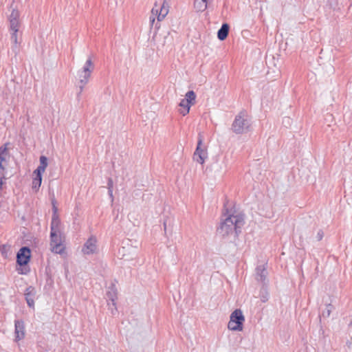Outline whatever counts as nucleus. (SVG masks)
I'll return each mask as SVG.
<instances>
[{
    "label": "nucleus",
    "instance_id": "nucleus-1",
    "mask_svg": "<svg viewBox=\"0 0 352 352\" xmlns=\"http://www.w3.org/2000/svg\"><path fill=\"white\" fill-rule=\"evenodd\" d=\"M225 219H221L217 228V233L222 238L234 235L238 236L241 228L245 223L243 216L241 214H223Z\"/></svg>",
    "mask_w": 352,
    "mask_h": 352
},
{
    "label": "nucleus",
    "instance_id": "nucleus-2",
    "mask_svg": "<svg viewBox=\"0 0 352 352\" xmlns=\"http://www.w3.org/2000/svg\"><path fill=\"white\" fill-rule=\"evenodd\" d=\"M251 126L252 122L247 112L241 111L235 116L231 130L236 135H242L250 131Z\"/></svg>",
    "mask_w": 352,
    "mask_h": 352
},
{
    "label": "nucleus",
    "instance_id": "nucleus-3",
    "mask_svg": "<svg viewBox=\"0 0 352 352\" xmlns=\"http://www.w3.org/2000/svg\"><path fill=\"white\" fill-rule=\"evenodd\" d=\"M94 69V65L91 57H89L85 62L82 69L78 72V86L80 88L78 94L82 93L85 86L88 83Z\"/></svg>",
    "mask_w": 352,
    "mask_h": 352
},
{
    "label": "nucleus",
    "instance_id": "nucleus-4",
    "mask_svg": "<svg viewBox=\"0 0 352 352\" xmlns=\"http://www.w3.org/2000/svg\"><path fill=\"white\" fill-rule=\"evenodd\" d=\"M245 317L240 309H235L230 316L228 328L231 331H241L243 329Z\"/></svg>",
    "mask_w": 352,
    "mask_h": 352
},
{
    "label": "nucleus",
    "instance_id": "nucleus-5",
    "mask_svg": "<svg viewBox=\"0 0 352 352\" xmlns=\"http://www.w3.org/2000/svg\"><path fill=\"white\" fill-rule=\"evenodd\" d=\"M50 246L52 252L56 254H60L64 252L65 247L60 232H50Z\"/></svg>",
    "mask_w": 352,
    "mask_h": 352
},
{
    "label": "nucleus",
    "instance_id": "nucleus-6",
    "mask_svg": "<svg viewBox=\"0 0 352 352\" xmlns=\"http://www.w3.org/2000/svg\"><path fill=\"white\" fill-rule=\"evenodd\" d=\"M207 157V149L205 146H203V137L199 134L198 137L197 146L193 154V160L197 162L203 164Z\"/></svg>",
    "mask_w": 352,
    "mask_h": 352
},
{
    "label": "nucleus",
    "instance_id": "nucleus-7",
    "mask_svg": "<svg viewBox=\"0 0 352 352\" xmlns=\"http://www.w3.org/2000/svg\"><path fill=\"white\" fill-rule=\"evenodd\" d=\"M196 94L193 91H188L186 94V98L182 99L179 102V113L183 116H186L189 113L190 106L195 102Z\"/></svg>",
    "mask_w": 352,
    "mask_h": 352
},
{
    "label": "nucleus",
    "instance_id": "nucleus-8",
    "mask_svg": "<svg viewBox=\"0 0 352 352\" xmlns=\"http://www.w3.org/2000/svg\"><path fill=\"white\" fill-rule=\"evenodd\" d=\"M168 3L166 0H163V2L157 5L156 2L155 6L151 10L152 15L157 16V21H162L168 13Z\"/></svg>",
    "mask_w": 352,
    "mask_h": 352
},
{
    "label": "nucleus",
    "instance_id": "nucleus-9",
    "mask_svg": "<svg viewBox=\"0 0 352 352\" xmlns=\"http://www.w3.org/2000/svg\"><path fill=\"white\" fill-rule=\"evenodd\" d=\"M31 257V250L29 247H22L16 254V263L20 266L26 265Z\"/></svg>",
    "mask_w": 352,
    "mask_h": 352
},
{
    "label": "nucleus",
    "instance_id": "nucleus-10",
    "mask_svg": "<svg viewBox=\"0 0 352 352\" xmlns=\"http://www.w3.org/2000/svg\"><path fill=\"white\" fill-rule=\"evenodd\" d=\"M107 304L109 309L111 310V314H114V310L116 311H117L116 303L117 300V289L115 285L112 284L111 286L109 287V290L107 292Z\"/></svg>",
    "mask_w": 352,
    "mask_h": 352
},
{
    "label": "nucleus",
    "instance_id": "nucleus-11",
    "mask_svg": "<svg viewBox=\"0 0 352 352\" xmlns=\"http://www.w3.org/2000/svg\"><path fill=\"white\" fill-rule=\"evenodd\" d=\"M97 240L95 237L91 236L87 239V241L85 243L82 252L84 254H91L96 252L97 245H96Z\"/></svg>",
    "mask_w": 352,
    "mask_h": 352
},
{
    "label": "nucleus",
    "instance_id": "nucleus-12",
    "mask_svg": "<svg viewBox=\"0 0 352 352\" xmlns=\"http://www.w3.org/2000/svg\"><path fill=\"white\" fill-rule=\"evenodd\" d=\"M19 12L17 10L13 9L9 17L10 31L19 32L20 27Z\"/></svg>",
    "mask_w": 352,
    "mask_h": 352
},
{
    "label": "nucleus",
    "instance_id": "nucleus-13",
    "mask_svg": "<svg viewBox=\"0 0 352 352\" xmlns=\"http://www.w3.org/2000/svg\"><path fill=\"white\" fill-rule=\"evenodd\" d=\"M15 340L19 341L25 337V324L23 320H16L14 321Z\"/></svg>",
    "mask_w": 352,
    "mask_h": 352
},
{
    "label": "nucleus",
    "instance_id": "nucleus-14",
    "mask_svg": "<svg viewBox=\"0 0 352 352\" xmlns=\"http://www.w3.org/2000/svg\"><path fill=\"white\" fill-rule=\"evenodd\" d=\"M52 206H53V208H52L53 216H52V219L51 226H50V230H51L50 232H53V231L60 232V229H59L60 220L56 214L58 209H57V207L56 206V201L55 200H52Z\"/></svg>",
    "mask_w": 352,
    "mask_h": 352
},
{
    "label": "nucleus",
    "instance_id": "nucleus-15",
    "mask_svg": "<svg viewBox=\"0 0 352 352\" xmlns=\"http://www.w3.org/2000/svg\"><path fill=\"white\" fill-rule=\"evenodd\" d=\"M267 276V271L265 265H261L256 268V279L265 283Z\"/></svg>",
    "mask_w": 352,
    "mask_h": 352
},
{
    "label": "nucleus",
    "instance_id": "nucleus-16",
    "mask_svg": "<svg viewBox=\"0 0 352 352\" xmlns=\"http://www.w3.org/2000/svg\"><path fill=\"white\" fill-rule=\"evenodd\" d=\"M24 295L28 305L30 307H33L34 305V298L35 296V289L32 286L27 287L25 291Z\"/></svg>",
    "mask_w": 352,
    "mask_h": 352
},
{
    "label": "nucleus",
    "instance_id": "nucleus-17",
    "mask_svg": "<svg viewBox=\"0 0 352 352\" xmlns=\"http://www.w3.org/2000/svg\"><path fill=\"white\" fill-rule=\"evenodd\" d=\"M18 32H19L11 31V33H10V34H11L10 40L13 43V45L12 46V50L15 54H16L19 52V45L21 43V40L19 41Z\"/></svg>",
    "mask_w": 352,
    "mask_h": 352
},
{
    "label": "nucleus",
    "instance_id": "nucleus-18",
    "mask_svg": "<svg viewBox=\"0 0 352 352\" xmlns=\"http://www.w3.org/2000/svg\"><path fill=\"white\" fill-rule=\"evenodd\" d=\"M230 26L228 23H223L217 32V37L220 41H224L228 35Z\"/></svg>",
    "mask_w": 352,
    "mask_h": 352
},
{
    "label": "nucleus",
    "instance_id": "nucleus-19",
    "mask_svg": "<svg viewBox=\"0 0 352 352\" xmlns=\"http://www.w3.org/2000/svg\"><path fill=\"white\" fill-rule=\"evenodd\" d=\"M34 177L32 179V189L37 192L41 185L42 182V173L33 172Z\"/></svg>",
    "mask_w": 352,
    "mask_h": 352
},
{
    "label": "nucleus",
    "instance_id": "nucleus-20",
    "mask_svg": "<svg viewBox=\"0 0 352 352\" xmlns=\"http://www.w3.org/2000/svg\"><path fill=\"white\" fill-rule=\"evenodd\" d=\"M40 164L36 168V169L34 171V173H43L45 172L47 166V157L45 155H41L39 158Z\"/></svg>",
    "mask_w": 352,
    "mask_h": 352
},
{
    "label": "nucleus",
    "instance_id": "nucleus-21",
    "mask_svg": "<svg viewBox=\"0 0 352 352\" xmlns=\"http://www.w3.org/2000/svg\"><path fill=\"white\" fill-rule=\"evenodd\" d=\"M209 3H210L204 2L202 0H195L194 7L197 12H203L207 8L208 4Z\"/></svg>",
    "mask_w": 352,
    "mask_h": 352
},
{
    "label": "nucleus",
    "instance_id": "nucleus-22",
    "mask_svg": "<svg viewBox=\"0 0 352 352\" xmlns=\"http://www.w3.org/2000/svg\"><path fill=\"white\" fill-rule=\"evenodd\" d=\"M333 307L331 304L327 305L326 309L322 312V315L324 318H328L331 315Z\"/></svg>",
    "mask_w": 352,
    "mask_h": 352
},
{
    "label": "nucleus",
    "instance_id": "nucleus-23",
    "mask_svg": "<svg viewBox=\"0 0 352 352\" xmlns=\"http://www.w3.org/2000/svg\"><path fill=\"white\" fill-rule=\"evenodd\" d=\"M7 153V148L6 145L0 147V161H5V155Z\"/></svg>",
    "mask_w": 352,
    "mask_h": 352
},
{
    "label": "nucleus",
    "instance_id": "nucleus-24",
    "mask_svg": "<svg viewBox=\"0 0 352 352\" xmlns=\"http://www.w3.org/2000/svg\"><path fill=\"white\" fill-rule=\"evenodd\" d=\"M3 161H0V191L2 189V185H3V173L2 171L4 170V167L2 165V162Z\"/></svg>",
    "mask_w": 352,
    "mask_h": 352
},
{
    "label": "nucleus",
    "instance_id": "nucleus-25",
    "mask_svg": "<svg viewBox=\"0 0 352 352\" xmlns=\"http://www.w3.org/2000/svg\"><path fill=\"white\" fill-rule=\"evenodd\" d=\"M107 188L108 189H113V182L112 178L109 177L107 180Z\"/></svg>",
    "mask_w": 352,
    "mask_h": 352
},
{
    "label": "nucleus",
    "instance_id": "nucleus-26",
    "mask_svg": "<svg viewBox=\"0 0 352 352\" xmlns=\"http://www.w3.org/2000/svg\"><path fill=\"white\" fill-rule=\"evenodd\" d=\"M324 233L322 230H320L317 233V239L318 241H321L323 238Z\"/></svg>",
    "mask_w": 352,
    "mask_h": 352
},
{
    "label": "nucleus",
    "instance_id": "nucleus-27",
    "mask_svg": "<svg viewBox=\"0 0 352 352\" xmlns=\"http://www.w3.org/2000/svg\"><path fill=\"white\" fill-rule=\"evenodd\" d=\"M261 300L263 302H265L266 301H267L268 300V294L266 292L265 295H262L261 296Z\"/></svg>",
    "mask_w": 352,
    "mask_h": 352
},
{
    "label": "nucleus",
    "instance_id": "nucleus-28",
    "mask_svg": "<svg viewBox=\"0 0 352 352\" xmlns=\"http://www.w3.org/2000/svg\"><path fill=\"white\" fill-rule=\"evenodd\" d=\"M108 194L111 199V201H113V189H108Z\"/></svg>",
    "mask_w": 352,
    "mask_h": 352
},
{
    "label": "nucleus",
    "instance_id": "nucleus-29",
    "mask_svg": "<svg viewBox=\"0 0 352 352\" xmlns=\"http://www.w3.org/2000/svg\"><path fill=\"white\" fill-rule=\"evenodd\" d=\"M163 225H164V232L166 234V230H167V220L166 219L164 220Z\"/></svg>",
    "mask_w": 352,
    "mask_h": 352
},
{
    "label": "nucleus",
    "instance_id": "nucleus-30",
    "mask_svg": "<svg viewBox=\"0 0 352 352\" xmlns=\"http://www.w3.org/2000/svg\"><path fill=\"white\" fill-rule=\"evenodd\" d=\"M149 19H150V22H151V24H153L155 22V17L154 16H151Z\"/></svg>",
    "mask_w": 352,
    "mask_h": 352
},
{
    "label": "nucleus",
    "instance_id": "nucleus-31",
    "mask_svg": "<svg viewBox=\"0 0 352 352\" xmlns=\"http://www.w3.org/2000/svg\"><path fill=\"white\" fill-rule=\"evenodd\" d=\"M202 1L204 2H206V3H211L213 0H202Z\"/></svg>",
    "mask_w": 352,
    "mask_h": 352
},
{
    "label": "nucleus",
    "instance_id": "nucleus-32",
    "mask_svg": "<svg viewBox=\"0 0 352 352\" xmlns=\"http://www.w3.org/2000/svg\"><path fill=\"white\" fill-rule=\"evenodd\" d=\"M285 120L287 121V122H289V120H290L289 118H286V119H285Z\"/></svg>",
    "mask_w": 352,
    "mask_h": 352
},
{
    "label": "nucleus",
    "instance_id": "nucleus-33",
    "mask_svg": "<svg viewBox=\"0 0 352 352\" xmlns=\"http://www.w3.org/2000/svg\"><path fill=\"white\" fill-rule=\"evenodd\" d=\"M351 340H352V336H351Z\"/></svg>",
    "mask_w": 352,
    "mask_h": 352
}]
</instances>
